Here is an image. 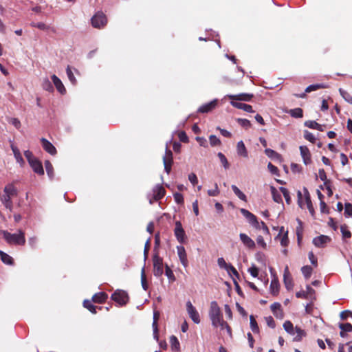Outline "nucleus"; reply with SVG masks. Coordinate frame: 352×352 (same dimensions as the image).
<instances>
[{
    "label": "nucleus",
    "instance_id": "obj_1",
    "mask_svg": "<svg viewBox=\"0 0 352 352\" xmlns=\"http://www.w3.org/2000/svg\"><path fill=\"white\" fill-rule=\"evenodd\" d=\"M3 192L1 201L7 209L12 211L13 208L12 199L17 195V189L13 184H9L5 186Z\"/></svg>",
    "mask_w": 352,
    "mask_h": 352
},
{
    "label": "nucleus",
    "instance_id": "obj_2",
    "mask_svg": "<svg viewBox=\"0 0 352 352\" xmlns=\"http://www.w3.org/2000/svg\"><path fill=\"white\" fill-rule=\"evenodd\" d=\"M209 317L212 326L214 327H218L224 322L221 309L216 301H212L210 302Z\"/></svg>",
    "mask_w": 352,
    "mask_h": 352
},
{
    "label": "nucleus",
    "instance_id": "obj_3",
    "mask_svg": "<svg viewBox=\"0 0 352 352\" xmlns=\"http://www.w3.org/2000/svg\"><path fill=\"white\" fill-rule=\"evenodd\" d=\"M2 234L6 242L10 245H23L25 243V233L19 230L18 233L11 234L6 230H3Z\"/></svg>",
    "mask_w": 352,
    "mask_h": 352
},
{
    "label": "nucleus",
    "instance_id": "obj_4",
    "mask_svg": "<svg viewBox=\"0 0 352 352\" xmlns=\"http://www.w3.org/2000/svg\"><path fill=\"white\" fill-rule=\"evenodd\" d=\"M111 298L120 306H124L129 302V296L126 292L122 289H117L112 294Z\"/></svg>",
    "mask_w": 352,
    "mask_h": 352
},
{
    "label": "nucleus",
    "instance_id": "obj_5",
    "mask_svg": "<svg viewBox=\"0 0 352 352\" xmlns=\"http://www.w3.org/2000/svg\"><path fill=\"white\" fill-rule=\"evenodd\" d=\"M91 22L94 28L100 29L107 25V19L103 12H98L92 16Z\"/></svg>",
    "mask_w": 352,
    "mask_h": 352
},
{
    "label": "nucleus",
    "instance_id": "obj_6",
    "mask_svg": "<svg viewBox=\"0 0 352 352\" xmlns=\"http://www.w3.org/2000/svg\"><path fill=\"white\" fill-rule=\"evenodd\" d=\"M153 274L156 277L161 276L164 273L163 270V259L158 254H154L153 257Z\"/></svg>",
    "mask_w": 352,
    "mask_h": 352
},
{
    "label": "nucleus",
    "instance_id": "obj_7",
    "mask_svg": "<svg viewBox=\"0 0 352 352\" xmlns=\"http://www.w3.org/2000/svg\"><path fill=\"white\" fill-rule=\"evenodd\" d=\"M174 234L179 243H185L186 242L187 236L182 227V223L179 221H177L175 222Z\"/></svg>",
    "mask_w": 352,
    "mask_h": 352
},
{
    "label": "nucleus",
    "instance_id": "obj_8",
    "mask_svg": "<svg viewBox=\"0 0 352 352\" xmlns=\"http://www.w3.org/2000/svg\"><path fill=\"white\" fill-rule=\"evenodd\" d=\"M163 162L164 166V170L167 174H169L171 171L172 164L173 163V157L172 151L166 148V154L163 157Z\"/></svg>",
    "mask_w": 352,
    "mask_h": 352
},
{
    "label": "nucleus",
    "instance_id": "obj_9",
    "mask_svg": "<svg viewBox=\"0 0 352 352\" xmlns=\"http://www.w3.org/2000/svg\"><path fill=\"white\" fill-rule=\"evenodd\" d=\"M240 212L248 219L252 226L256 229H260V223L258 221L257 217L254 214L244 208H241Z\"/></svg>",
    "mask_w": 352,
    "mask_h": 352
},
{
    "label": "nucleus",
    "instance_id": "obj_10",
    "mask_svg": "<svg viewBox=\"0 0 352 352\" xmlns=\"http://www.w3.org/2000/svg\"><path fill=\"white\" fill-rule=\"evenodd\" d=\"M186 309L188 314H189L190 318L192 320L196 323L199 324L200 322L199 314L195 307L192 305L190 301H188L186 303Z\"/></svg>",
    "mask_w": 352,
    "mask_h": 352
},
{
    "label": "nucleus",
    "instance_id": "obj_11",
    "mask_svg": "<svg viewBox=\"0 0 352 352\" xmlns=\"http://www.w3.org/2000/svg\"><path fill=\"white\" fill-rule=\"evenodd\" d=\"M270 272L274 276V278L272 280L270 283V292L273 296H277L279 293L280 284L278 278L274 274V269L270 267Z\"/></svg>",
    "mask_w": 352,
    "mask_h": 352
},
{
    "label": "nucleus",
    "instance_id": "obj_12",
    "mask_svg": "<svg viewBox=\"0 0 352 352\" xmlns=\"http://www.w3.org/2000/svg\"><path fill=\"white\" fill-rule=\"evenodd\" d=\"M218 104V100L214 99L210 102L202 104L199 109L198 112L201 113H207L211 112L213 109H214Z\"/></svg>",
    "mask_w": 352,
    "mask_h": 352
},
{
    "label": "nucleus",
    "instance_id": "obj_13",
    "mask_svg": "<svg viewBox=\"0 0 352 352\" xmlns=\"http://www.w3.org/2000/svg\"><path fill=\"white\" fill-rule=\"evenodd\" d=\"M283 283L287 290H292L294 287L293 279L289 271L288 266H286L283 273Z\"/></svg>",
    "mask_w": 352,
    "mask_h": 352
},
{
    "label": "nucleus",
    "instance_id": "obj_14",
    "mask_svg": "<svg viewBox=\"0 0 352 352\" xmlns=\"http://www.w3.org/2000/svg\"><path fill=\"white\" fill-rule=\"evenodd\" d=\"M177 251L179 259L182 265L186 268L188 266V261L185 248L182 245L177 246Z\"/></svg>",
    "mask_w": 352,
    "mask_h": 352
},
{
    "label": "nucleus",
    "instance_id": "obj_15",
    "mask_svg": "<svg viewBox=\"0 0 352 352\" xmlns=\"http://www.w3.org/2000/svg\"><path fill=\"white\" fill-rule=\"evenodd\" d=\"M228 98L232 100V101H246L249 102L253 98L254 95L252 94L243 93L236 95H228Z\"/></svg>",
    "mask_w": 352,
    "mask_h": 352
},
{
    "label": "nucleus",
    "instance_id": "obj_16",
    "mask_svg": "<svg viewBox=\"0 0 352 352\" xmlns=\"http://www.w3.org/2000/svg\"><path fill=\"white\" fill-rule=\"evenodd\" d=\"M280 239V243L283 247L285 248L289 245L288 231L285 232L284 227L282 226L280 228L279 233L276 236L275 239Z\"/></svg>",
    "mask_w": 352,
    "mask_h": 352
},
{
    "label": "nucleus",
    "instance_id": "obj_17",
    "mask_svg": "<svg viewBox=\"0 0 352 352\" xmlns=\"http://www.w3.org/2000/svg\"><path fill=\"white\" fill-rule=\"evenodd\" d=\"M41 144H42V146L43 148V149L47 152L48 153H50V155H54L56 154L57 153V151H56V148H55V146L50 142L48 141L47 139L44 138H42L41 139Z\"/></svg>",
    "mask_w": 352,
    "mask_h": 352
},
{
    "label": "nucleus",
    "instance_id": "obj_18",
    "mask_svg": "<svg viewBox=\"0 0 352 352\" xmlns=\"http://www.w3.org/2000/svg\"><path fill=\"white\" fill-rule=\"evenodd\" d=\"M331 241V238L326 235H320L313 239V243L318 248H323L324 245Z\"/></svg>",
    "mask_w": 352,
    "mask_h": 352
},
{
    "label": "nucleus",
    "instance_id": "obj_19",
    "mask_svg": "<svg viewBox=\"0 0 352 352\" xmlns=\"http://www.w3.org/2000/svg\"><path fill=\"white\" fill-rule=\"evenodd\" d=\"M300 151L303 162L305 165L311 163V153L309 148L306 146H300Z\"/></svg>",
    "mask_w": 352,
    "mask_h": 352
},
{
    "label": "nucleus",
    "instance_id": "obj_20",
    "mask_svg": "<svg viewBox=\"0 0 352 352\" xmlns=\"http://www.w3.org/2000/svg\"><path fill=\"white\" fill-rule=\"evenodd\" d=\"M239 238L243 243V244L249 249L255 248L256 244L254 241L248 236L246 234L241 233L239 234Z\"/></svg>",
    "mask_w": 352,
    "mask_h": 352
},
{
    "label": "nucleus",
    "instance_id": "obj_21",
    "mask_svg": "<svg viewBox=\"0 0 352 352\" xmlns=\"http://www.w3.org/2000/svg\"><path fill=\"white\" fill-rule=\"evenodd\" d=\"M34 173L39 175H43L44 174V170L42 165V163L36 158L34 160V161L30 162L29 164Z\"/></svg>",
    "mask_w": 352,
    "mask_h": 352
},
{
    "label": "nucleus",
    "instance_id": "obj_22",
    "mask_svg": "<svg viewBox=\"0 0 352 352\" xmlns=\"http://www.w3.org/2000/svg\"><path fill=\"white\" fill-rule=\"evenodd\" d=\"M108 298V294L104 292H100L95 294L91 298L94 303L102 304L106 302Z\"/></svg>",
    "mask_w": 352,
    "mask_h": 352
},
{
    "label": "nucleus",
    "instance_id": "obj_23",
    "mask_svg": "<svg viewBox=\"0 0 352 352\" xmlns=\"http://www.w3.org/2000/svg\"><path fill=\"white\" fill-rule=\"evenodd\" d=\"M166 193L164 188L162 185H157L153 189V199L155 201L162 199Z\"/></svg>",
    "mask_w": 352,
    "mask_h": 352
},
{
    "label": "nucleus",
    "instance_id": "obj_24",
    "mask_svg": "<svg viewBox=\"0 0 352 352\" xmlns=\"http://www.w3.org/2000/svg\"><path fill=\"white\" fill-rule=\"evenodd\" d=\"M230 104L232 107L239 109H243L246 112L252 113L254 111L252 109V107L250 104L239 102L236 101H231Z\"/></svg>",
    "mask_w": 352,
    "mask_h": 352
},
{
    "label": "nucleus",
    "instance_id": "obj_25",
    "mask_svg": "<svg viewBox=\"0 0 352 352\" xmlns=\"http://www.w3.org/2000/svg\"><path fill=\"white\" fill-rule=\"evenodd\" d=\"M52 80L58 91L61 94H65L66 93V89L60 78H58L55 74H53L52 76Z\"/></svg>",
    "mask_w": 352,
    "mask_h": 352
},
{
    "label": "nucleus",
    "instance_id": "obj_26",
    "mask_svg": "<svg viewBox=\"0 0 352 352\" xmlns=\"http://www.w3.org/2000/svg\"><path fill=\"white\" fill-rule=\"evenodd\" d=\"M270 308L273 314L276 318H283V313L281 309V305L279 302H274L271 305Z\"/></svg>",
    "mask_w": 352,
    "mask_h": 352
},
{
    "label": "nucleus",
    "instance_id": "obj_27",
    "mask_svg": "<svg viewBox=\"0 0 352 352\" xmlns=\"http://www.w3.org/2000/svg\"><path fill=\"white\" fill-rule=\"evenodd\" d=\"M305 199L307 209L310 214H311V216L314 217L315 214V210L311 200L310 195L306 188H305Z\"/></svg>",
    "mask_w": 352,
    "mask_h": 352
},
{
    "label": "nucleus",
    "instance_id": "obj_28",
    "mask_svg": "<svg viewBox=\"0 0 352 352\" xmlns=\"http://www.w3.org/2000/svg\"><path fill=\"white\" fill-rule=\"evenodd\" d=\"M236 151L238 155L247 157L248 156V151L243 141H239L237 143Z\"/></svg>",
    "mask_w": 352,
    "mask_h": 352
},
{
    "label": "nucleus",
    "instance_id": "obj_29",
    "mask_svg": "<svg viewBox=\"0 0 352 352\" xmlns=\"http://www.w3.org/2000/svg\"><path fill=\"white\" fill-rule=\"evenodd\" d=\"M0 258L1 261L5 264L9 265H14V259L12 257L1 250H0Z\"/></svg>",
    "mask_w": 352,
    "mask_h": 352
},
{
    "label": "nucleus",
    "instance_id": "obj_30",
    "mask_svg": "<svg viewBox=\"0 0 352 352\" xmlns=\"http://www.w3.org/2000/svg\"><path fill=\"white\" fill-rule=\"evenodd\" d=\"M305 125L310 129H316L320 131H323L324 126L318 124L316 121L314 120H308L305 122Z\"/></svg>",
    "mask_w": 352,
    "mask_h": 352
},
{
    "label": "nucleus",
    "instance_id": "obj_31",
    "mask_svg": "<svg viewBox=\"0 0 352 352\" xmlns=\"http://www.w3.org/2000/svg\"><path fill=\"white\" fill-rule=\"evenodd\" d=\"M270 190L272 195L273 200L280 204L282 202V197L280 194L278 192V191L276 190V188L274 186H270Z\"/></svg>",
    "mask_w": 352,
    "mask_h": 352
},
{
    "label": "nucleus",
    "instance_id": "obj_32",
    "mask_svg": "<svg viewBox=\"0 0 352 352\" xmlns=\"http://www.w3.org/2000/svg\"><path fill=\"white\" fill-rule=\"evenodd\" d=\"M92 301L89 300H85L83 301V306L86 309H87L90 312L95 314L97 313L96 309L98 308L96 306L92 304Z\"/></svg>",
    "mask_w": 352,
    "mask_h": 352
},
{
    "label": "nucleus",
    "instance_id": "obj_33",
    "mask_svg": "<svg viewBox=\"0 0 352 352\" xmlns=\"http://www.w3.org/2000/svg\"><path fill=\"white\" fill-rule=\"evenodd\" d=\"M324 88H327V85H325L323 83H318V84L311 85L306 88L305 92L310 93L313 91H316V90H318L320 89H324Z\"/></svg>",
    "mask_w": 352,
    "mask_h": 352
},
{
    "label": "nucleus",
    "instance_id": "obj_34",
    "mask_svg": "<svg viewBox=\"0 0 352 352\" xmlns=\"http://www.w3.org/2000/svg\"><path fill=\"white\" fill-rule=\"evenodd\" d=\"M234 194L242 201H247V197L240 190V189L235 185L231 186Z\"/></svg>",
    "mask_w": 352,
    "mask_h": 352
},
{
    "label": "nucleus",
    "instance_id": "obj_35",
    "mask_svg": "<svg viewBox=\"0 0 352 352\" xmlns=\"http://www.w3.org/2000/svg\"><path fill=\"white\" fill-rule=\"evenodd\" d=\"M170 343L172 350L178 351L179 349V342L176 336H171L170 337Z\"/></svg>",
    "mask_w": 352,
    "mask_h": 352
},
{
    "label": "nucleus",
    "instance_id": "obj_36",
    "mask_svg": "<svg viewBox=\"0 0 352 352\" xmlns=\"http://www.w3.org/2000/svg\"><path fill=\"white\" fill-rule=\"evenodd\" d=\"M141 284L144 290L146 291L148 288V285L146 280L144 267H143L141 270Z\"/></svg>",
    "mask_w": 352,
    "mask_h": 352
},
{
    "label": "nucleus",
    "instance_id": "obj_37",
    "mask_svg": "<svg viewBox=\"0 0 352 352\" xmlns=\"http://www.w3.org/2000/svg\"><path fill=\"white\" fill-rule=\"evenodd\" d=\"M301 272H302L303 276H305V278L306 279H308L311 276V274H312V272H313V269L309 265H305V266H303L301 268Z\"/></svg>",
    "mask_w": 352,
    "mask_h": 352
},
{
    "label": "nucleus",
    "instance_id": "obj_38",
    "mask_svg": "<svg viewBox=\"0 0 352 352\" xmlns=\"http://www.w3.org/2000/svg\"><path fill=\"white\" fill-rule=\"evenodd\" d=\"M291 116L296 118H300L303 116V111L301 108H295L289 111Z\"/></svg>",
    "mask_w": 352,
    "mask_h": 352
},
{
    "label": "nucleus",
    "instance_id": "obj_39",
    "mask_svg": "<svg viewBox=\"0 0 352 352\" xmlns=\"http://www.w3.org/2000/svg\"><path fill=\"white\" fill-rule=\"evenodd\" d=\"M283 328L288 333L292 335L294 334L295 329L294 328V325L291 321H285L283 324Z\"/></svg>",
    "mask_w": 352,
    "mask_h": 352
},
{
    "label": "nucleus",
    "instance_id": "obj_40",
    "mask_svg": "<svg viewBox=\"0 0 352 352\" xmlns=\"http://www.w3.org/2000/svg\"><path fill=\"white\" fill-rule=\"evenodd\" d=\"M340 231L343 239H350L351 237V232L349 230L347 225H342L340 226Z\"/></svg>",
    "mask_w": 352,
    "mask_h": 352
},
{
    "label": "nucleus",
    "instance_id": "obj_41",
    "mask_svg": "<svg viewBox=\"0 0 352 352\" xmlns=\"http://www.w3.org/2000/svg\"><path fill=\"white\" fill-rule=\"evenodd\" d=\"M295 331L297 333V335L294 338V341L299 342L302 340V337L306 336L305 331L297 326L295 327Z\"/></svg>",
    "mask_w": 352,
    "mask_h": 352
},
{
    "label": "nucleus",
    "instance_id": "obj_42",
    "mask_svg": "<svg viewBox=\"0 0 352 352\" xmlns=\"http://www.w3.org/2000/svg\"><path fill=\"white\" fill-rule=\"evenodd\" d=\"M42 87L43 89H45L47 91H50V92L53 91V90H54L52 84L49 80V79L47 78L43 79V80L42 82Z\"/></svg>",
    "mask_w": 352,
    "mask_h": 352
},
{
    "label": "nucleus",
    "instance_id": "obj_43",
    "mask_svg": "<svg viewBox=\"0 0 352 352\" xmlns=\"http://www.w3.org/2000/svg\"><path fill=\"white\" fill-rule=\"evenodd\" d=\"M250 328H251L252 331L254 333H258L259 328H258L257 322L256 321L254 316L251 315L250 316Z\"/></svg>",
    "mask_w": 352,
    "mask_h": 352
},
{
    "label": "nucleus",
    "instance_id": "obj_44",
    "mask_svg": "<svg viewBox=\"0 0 352 352\" xmlns=\"http://www.w3.org/2000/svg\"><path fill=\"white\" fill-rule=\"evenodd\" d=\"M265 153L267 157L272 159H278L280 157L279 153L271 148H266L265 150Z\"/></svg>",
    "mask_w": 352,
    "mask_h": 352
},
{
    "label": "nucleus",
    "instance_id": "obj_45",
    "mask_svg": "<svg viewBox=\"0 0 352 352\" xmlns=\"http://www.w3.org/2000/svg\"><path fill=\"white\" fill-rule=\"evenodd\" d=\"M165 274L170 282H174L175 280V276L173 272L168 265H165Z\"/></svg>",
    "mask_w": 352,
    "mask_h": 352
},
{
    "label": "nucleus",
    "instance_id": "obj_46",
    "mask_svg": "<svg viewBox=\"0 0 352 352\" xmlns=\"http://www.w3.org/2000/svg\"><path fill=\"white\" fill-rule=\"evenodd\" d=\"M218 157L219 158L220 162L226 169H228L230 167V164L228 162L226 157L221 152L217 154Z\"/></svg>",
    "mask_w": 352,
    "mask_h": 352
},
{
    "label": "nucleus",
    "instance_id": "obj_47",
    "mask_svg": "<svg viewBox=\"0 0 352 352\" xmlns=\"http://www.w3.org/2000/svg\"><path fill=\"white\" fill-rule=\"evenodd\" d=\"M339 91L340 93V95L343 97V98L349 104H352V96L351 95L348 93L346 91L340 89Z\"/></svg>",
    "mask_w": 352,
    "mask_h": 352
},
{
    "label": "nucleus",
    "instance_id": "obj_48",
    "mask_svg": "<svg viewBox=\"0 0 352 352\" xmlns=\"http://www.w3.org/2000/svg\"><path fill=\"white\" fill-rule=\"evenodd\" d=\"M45 166L46 169L47 174L50 177H52L54 175V168L51 162L48 160L45 162Z\"/></svg>",
    "mask_w": 352,
    "mask_h": 352
},
{
    "label": "nucleus",
    "instance_id": "obj_49",
    "mask_svg": "<svg viewBox=\"0 0 352 352\" xmlns=\"http://www.w3.org/2000/svg\"><path fill=\"white\" fill-rule=\"evenodd\" d=\"M11 148H12L14 157L16 158V161L18 162L23 163V159L21 156V154L19 150L16 146H12Z\"/></svg>",
    "mask_w": 352,
    "mask_h": 352
},
{
    "label": "nucleus",
    "instance_id": "obj_50",
    "mask_svg": "<svg viewBox=\"0 0 352 352\" xmlns=\"http://www.w3.org/2000/svg\"><path fill=\"white\" fill-rule=\"evenodd\" d=\"M209 141L212 146H219L221 144V140L214 135L209 136Z\"/></svg>",
    "mask_w": 352,
    "mask_h": 352
},
{
    "label": "nucleus",
    "instance_id": "obj_51",
    "mask_svg": "<svg viewBox=\"0 0 352 352\" xmlns=\"http://www.w3.org/2000/svg\"><path fill=\"white\" fill-rule=\"evenodd\" d=\"M66 73H67V77L69 78V80H70V82L73 84V85H76V79L70 68L69 66H67V69H66Z\"/></svg>",
    "mask_w": 352,
    "mask_h": 352
},
{
    "label": "nucleus",
    "instance_id": "obj_52",
    "mask_svg": "<svg viewBox=\"0 0 352 352\" xmlns=\"http://www.w3.org/2000/svg\"><path fill=\"white\" fill-rule=\"evenodd\" d=\"M319 177L320 179L324 182V184L327 186L329 181L327 179L326 173L323 168L319 169L318 170Z\"/></svg>",
    "mask_w": 352,
    "mask_h": 352
},
{
    "label": "nucleus",
    "instance_id": "obj_53",
    "mask_svg": "<svg viewBox=\"0 0 352 352\" xmlns=\"http://www.w3.org/2000/svg\"><path fill=\"white\" fill-rule=\"evenodd\" d=\"M217 263H218V265L221 267V268H223L225 270H226L228 272H229V266L231 265V264H228L226 263V261L224 260L223 258L221 257V258H219L218 260H217Z\"/></svg>",
    "mask_w": 352,
    "mask_h": 352
},
{
    "label": "nucleus",
    "instance_id": "obj_54",
    "mask_svg": "<svg viewBox=\"0 0 352 352\" xmlns=\"http://www.w3.org/2000/svg\"><path fill=\"white\" fill-rule=\"evenodd\" d=\"M237 122L243 128L248 129L251 126V122L247 119L238 118Z\"/></svg>",
    "mask_w": 352,
    "mask_h": 352
},
{
    "label": "nucleus",
    "instance_id": "obj_55",
    "mask_svg": "<svg viewBox=\"0 0 352 352\" xmlns=\"http://www.w3.org/2000/svg\"><path fill=\"white\" fill-rule=\"evenodd\" d=\"M31 26L37 28L41 30H47L50 28V27L48 25H47L45 23H44L43 22H40V23L32 22L31 23Z\"/></svg>",
    "mask_w": 352,
    "mask_h": 352
},
{
    "label": "nucleus",
    "instance_id": "obj_56",
    "mask_svg": "<svg viewBox=\"0 0 352 352\" xmlns=\"http://www.w3.org/2000/svg\"><path fill=\"white\" fill-rule=\"evenodd\" d=\"M280 192L283 193V197L285 199L286 202L289 204L291 201L290 196H289V192L286 188L280 187Z\"/></svg>",
    "mask_w": 352,
    "mask_h": 352
},
{
    "label": "nucleus",
    "instance_id": "obj_57",
    "mask_svg": "<svg viewBox=\"0 0 352 352\" xmlns=\"http://www.w3.org/2000/svg\"><path fill=\"white\" fill-rule=\"evenodd\" d=\"M339 327L341 330L345 332L352 331V324L351 323H340Z\"/></svg>",
    "mask_w": 352,
    "mask_h": 352
},
{
    "label": "nucleus",
    "instance_id": "obj_58",
    "mask_svg": "<svg viewBox=\"0 0 352 352\" xmlns=\"http://www.w3.org/2000/svg\"><path fill=\"white\" fill-rule=\"evenodd\" d=\"M304 138L307 140L309 141L311 143H315L316 139L313 133H310L308 131H305L304 133Z\"/></svg>",
    "mask_w": 352,
    "mask_h": 352
},
{
    "label": "nucleus",
    "instance_id": "obj_59",
    "mask_svg": "<svg viewBox=\"0 0 352 352\" xmlns=\"http://www.w3.org/2000/svg\"><path fill=\"white\" fill-rule=\"evenodd\" d=\"M219 192L220 191L217 183L214 184V189L208 190V195L211 197H216L219 195Z\"/></svg>",
    "mask_w": 352,
    "mask_h": 352
},
{
    "label": "nucleus",
    "instance_id": "obj_60",
    "mask_svg": "<svg viewBox=\"0 0 352 352\" xmlns=\"http://www.w3.org/2000/svg\"><path fill=\"white\" fill-rule=\"evenodd\" d=\"M175 201L178 204H184V197L182 194L179 192H175L173 195Z\"/></svg>",
    "mask_w": 352,
    "mask_h": 352
},
{
    "label": "nucleus",
    "instance_id": "obj_61",
    "mask_svg": "<svg viewBox=\"0 0 352 352\" xmlns=\"http://www.w3.org/2000/svg\"><path fill=\"white\" fill-rule=\"evenodd\" d=\"M24 155L25 158L27 159L28 163L30 164V162L34 161V160H36V158L34 156L33 153L28 150L24 152Z\"/></svg>",
    "mask_w": 352,
    "mask_h": 352
},
{
    "label": "nucleus",
    "instance_id": "obj_62",
    "mask_svg": "<svg viewBox=\"0 0 352 352\" xmlns=\"http://www.w3.org/2000/svg\"><path fill=\"white\" fill-rule=\"evenodd\" d=\"M308 257H309V259L310 262L311 263V264L314 266L317 267L318 260H317V258L314 256V254L313 252H309Z\"/></svg>",
    "mask_w": 352,
    "mask_h": 352
},
{
    "label": "nucleus",
    "instance_id": "obj_63",
    "mask_svg": "<svg viewBox=\"0 0 352 352\" xmlns=\"http://www.w3.org/2000/svg\"><path fill=\"white\" fill-rule=\"evenodd\" d=\"M320 212L322 213L328 214L329 212V208L323 200H321V201H320Z\"/></svg>",
    "mask_w": 352,
    "mask_h": 352
},
{
    "label": "nucleus",
    "instance_id": "obj_64",
    "mask_svg": "<svg viewBox=\"0 0 352 352\" xmlns=\"http://www.w3.org/2000/svg\"><path fill=\"white\" fill-rule=\"evenodd\" d=\"M344 214L349 217L352 215V204L346 203L344 206Z\"/></svg>",
    "mask_w": 352,
    "mask_h": 352
}]
</instances>
